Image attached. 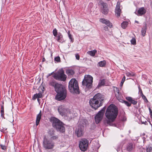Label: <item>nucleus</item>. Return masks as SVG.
<instances>
[{
	"label": "nucleus",
	"mask_w": 152,
	"mask_h": 152,
	"mask_svg": "<svg viewBox=\"0 0 152 152\" xmlns=\"http://www.w3.org/2000/svg\"><path fill=\"white\" fill-rule=\"evenodd\" d=\"M63 36L61 34L59 33L57 37V41L58 42H60V40L61 38H62Z\"/></svg>",
	"instance_id": "nucleus-30"
},
{
	"label": "nucleus",
	"mask_w": 152,
	"mask_h": 152,
	"mask_svg": "<svg viewBox=\"0 0 152 152\" xmlns=\"http://www.w3.org/2000/svg\"><path fill=\"white\" fill-rule=\"evenodd\" d=\"M1 113H4V102H3L2 104H1Z\"/></svg>",
	"instance_id": "nucleus-36"
},
{
	"label": "nucleus",
	"mask_w": 152,
	"mask_h": 152,
	"mask_svg": "<svg viewBox=\"0 0 152 152\" xmlns=\"http://www.w3.org/2000/svg\"><path fill=\"white\" fill-rule=\"evenodd\" d=\"M44 60H45V58H44L43 59V61H44Z\"/></svg>",
	"instance_id": "nucleus-54"
},
{
	"label": "nucleus",
	"mask_w": 152,
	"mask_h": 152,
	"mask_svg": "<svg viewBox=\"0 0 152 152\" xmlns=\"http://www.w3.org/2000/svg\"><path fill=\"white\" fill-rule=\"evenodd\" d=\"M75 57L77 59L79 60L80 59V56L78 54H75Z\"/></svg>",
	"instance_id": "nucleus-41"
},
{
	"label": "nucleus",
	"mask_w": 152,
	"mask_h": 152,
	"mask_svg": "<svg viewBox=\"0 0 152 152\" xmlns=\"http://www.w3.org/2000/svg\"><path fill=\"white\" fill-rule=\"evenodd\" d=\"M103 96L100 93L95 95L89 101L90 106L95 110L97 109L102 105V101L104 99Z\"/></svg>",
	"instance_id": "nucleus-3"
},
{
	"label": "nucleus",
	"mask_w": 152,
	"mask_h": 152,
	"mask_svg": "<svg viewBox=\"0 0 152 152\" xmlns=\"http://www.w3.org/2000/svg\"><path fill=\"white\" fill-rule=\"evenodd\" d=\"M116 96L117 99L119 100L120 102H123L126 105H127L128 107H129L131 105V103H129L126 101H124L123 100L121 99H119V96H118V95L116 94Z\"/></svg>",
	"instance_id": "nucleus-18"
},
{
	"label": "nucleus",
	"mask_w": 152,
	"mask_h": 152,
	"mask_svg": "<svg viewBox=\"0 0 152 152\" xmlns=\"http://www.w3.org/2000/svg\"><path fill=\"white\" fill-rule=\"evenodd\" d=\"M51 121L52 123L53 127L56 128L58 131L63 133L65 132V127L64 124L58 119L55 117L51 118Z\"/></svg>",
	"instance_id": "nucleus-6"
},
{
	"label": "nucleus",
	"mask_w": 152,
	"mask_h": 152,
	"mask_svg": "<svg viewBox=\"0 0 152 152\" xmlns=\"http://www.w3.org/2000/svg\"><path fill=\"white\" fill-rule=\"evenodd\" d=\"M126 76L128 77L133 76L134 75V74L133 72H126Z\"/></svg>",
	"instance_id": "nucleus-28"
},
{
	"label": "nucleus",
	"mask_w": 152,
	"mask_h": 152,
	"mask_svg": "<svg viewBox=\"0 0 152 152\" xmlns=\"http://www.w3.org/2000/svg\"><path fill=\"white\" fill-rule=\"evenodd\" d=\"M43 145L46 149H52L54 146V143L49 140L46 137L44 138Z\"/></svg>",
	"instance_id": "nucleus-10"
},
{
	"label": "nucleus",
	"mask_w": 152,
	"mask_h": 152,
	"mask_svg": "<svg viewBox=\"0 0 152 152\" xmlns=\"http://www.w3.org/2000/svg\"><path fill=\"white\" fill-rule=\"evenodd\" d=\"M134 148V146L132 143H129L127 146L126 149L127 151H131Z\"/></svg>",
	"instance_id": "nucleus-17"
},
{
	"label": "nucleus",
	"mask_w": 152,
	"mask_h": 152,
	"mask_svg": "<svg viewBox=\"0 0 152 152\" xmlns=\"http://www.w3.org/2000/svg\"><path fill=\"white\" fill-rule=\"evenodd\" d=\"M58 110L60 114L64 116L65 119L69 120L74 116L72 112V111L68 108L66 109L63 105H61L59 106Z\"/></svg>",
	"instance_id": "nucleus-4"
},
{
	"label": "nucleus",
	"mask_w": 152,
	"mask_h": 152,
	"mask_svg": "<svg viewBox=\"0 0 152 152\" xmlns=\"http://www.w3.org/2000/svg\"><path fill=\"white\" fill-rule=\"evenodd\" d=\"M142 124H144L145 125H146L147 124V122L146 121H145V122H142Z\"/></svg>",
	"instance_id": "nucleus-45"
},
{
	"label": "nucleus",
	"mask_w": 152,
	"mask_h": 152,
	"mask_svg": "<svg viewBox=\"0 0 152 152\" xmlns=\"http://www.w3.org/2000/svg\"><path fill=\"white\" fill-rule=\"evenodd\" d=\"M146 11V10L144 7H142L139 8L135 13L138 16H141L144 15Z\"/></svg>",
	"instance_id": "nucleus-14"
},
{
	"label": "nucleus",
	"mask_w": 152,
	"mask_h": 152,
	"mask_svg": "<svg viewBox=\"0 0 152 152\" xmlns=\"http://www.w3.org/2000/svg\"><path fill=\"white\" fill-rule=\"evenodd\" d=\"M3 131H4V130H6V129H3Z\"/></svg>",
	"instance_id": "nucleus-53"
},
{
	"label": "nucleus",
	"mask_w": 152,
	"mask_h": 152,
	"mask_svg": "<svg viewBox=\"0 0 152 152\" xmlns=\"http://www.w3.org/2000/svg\"><path fill=\"white\" fill-rule=\"evenodd\" d=\"M53 35L55 37H56L57 34V31L56 28L54 29L53 31Z\"/></svg>",
	"instance_id": "nucleus-32"
},
{
	"label": "nucleus",
	"mask_w": 152,
	"mask_h": 152,
	"mask_svg": "<svg viewBox=\"0 0 152 152\" xmlns=\"http://www.w3.org/2000/svg\"><path fill=\"white\" fill-rule=\"evenodd\" d=\"M0 146L2 149L5 150L7 149V147L5 145L2 144H0Z\"/></svg>",
	"instance_id": "nucleus-37"
},
{
	"label": "nucleus",
	"mask_w": 152,
	"mask_h": 152,
	"mask_svg": "<svg viewBox=\"0 0 152 152\" xmlns=\"http://www.w3.org/2000/svg\"><path fill=\"white\" fill-rule=\"evenodd\" d=\"M101 12L102 13L106 15L107 14L108 12V9L107 7V4L102 2L101 3Z\"/></svg>",
	"instance_id": "nucleus-13"
},
{
	"label": "nucleus",
	"mask_w": 152,
	"mask_h": 152,
	"mask_svg": "<svg viewBox=\"0 0 152 152\" xmlns=\"http://www.w3.org/2000/svg\"><path fill=\"white\" fill-rule=\"evenodd\" d=\"M67 33L68 35V37L69 39H70L71 42H73V39L72 37V35L70 34V31H68Z\"/></svg>",
	"instance_id": "nucleus-29"
},
{
	"label": "nucleus",
	"mask_w": 152,
	"mask_h": 152,
	"mask_svg": "<svg viewBox=\"0 0 152 152\" xmlns=\"http://www.w3.org/2000/svg\"><path fill=\"white\" fill-rule=\"evenodd\" d=\"M147 30V26L146 24L145 26L143 28H142L141 31V33L142 35L144 37L145 36Z\"/></svg>",
	"instance_id": "nucleus-21"
},
{
	"label": "nucleus",
	"mask_w": 152,
	"mask_h": 152,
	"mask_svg": "<svg viewBox=\"0 0 152 152\" xmlns=\"http://www.w3.org/2000/svg\"><path fill=\"white\" fill-rule=\"evenodd\" d=\"M42 94L40 93L35 94L33 97V99L35 100L36 98H41L42 97Z\"/></svg>",
	"instance_id": "nucleus-22"
},
{
	"label": "nucleus",
	"mask_w": 152,
	"mask_h": 152,
	"mask_svg": "<svg viewBox=\"0 0 152 152\" xmlns=\"http://www.w3.org/2000/svg\"><path fill=\"white\" fill-rule=\"evenodd\" d=\"M50 85L54 86L57 94L55 99L58 101L64 99L66 97L67 91L65 87L62 84L56 83L55 80H52L50 83Z\"/></svg>",
	"instance_id": "nucleus-1"
},
{
	"label": "nucleus",
	"mask_w": 152,
	"mask_h": 152,
	"mask_svg": "<svg viewBox=\"0 0 152 152\" xmlns=\"http://www.w3.org/2000/svg\"><path fill=\"white\" fill-rule=\"evenodd\" d=\"M118 113V110L116 107L113 104H111L107 108L105 113L107 119L106 123L110 126L113 125V122L116 118Z\"/></svg>",
	"instance_id": "nucleus-2"
},
{
	"label": "nucleus",
	"mask_w": 152,
	"mask_h": 152,
	"mask_svg": "<svg viewBox=\"0 0 152 152\" xmlns=\"http://www.w3.org/2000/svg\"><path fill=\"white\" fill-rule=\"evenodd\" d=\"M81 122V121H79V123H80V122Z\"/></svg>",
	"instance_id": "nucleus-55"
},
{
	"label": "nucleus",
	"mask_w": 152,
	"mask_h": 152,
	"mask_svg": "<svg viewBox=\"0 0 152 152\" xmlns=\"http://www.w3.org/2000/svg\"><path fill=\"white\" fill-rule=\"evenodd\" d=\"M58 138V136H54L52 137V139L53 140H56Z\"/></svg>",
	"instance_id": "nucleus-40"
},
{
	"label": "nucleus",
	"mask_w": 152,
	"mask_h": 152,
	"mask_svg": "<svg viewBox=\"0 0 152 152\" xmlns=\"http://www.w3.org/2000/svg\"><path fill=\"white\" fill-rule=\"evenodd\" d=\"M88 144V140L85 139H82L79 143V147L80 150L83 151H86L87 148Z\"/></svg>",
	"instance_id": "nucleus-9"
},
{
	"label": "nucleus",
	"mask_w": 152,
	"mask_h": 152,
	"mask_svg": "<svg viewBox=\"0 0 152 152\" xmlns=\"http://www.w3.org/2000/svg\"><path fill=\"white\" fill-rule=\"evenodd\" d=\"M96 52L97 51L95 50H93L88 51L87 52V53L90 55L91 56H94Z\"/></svg>",
	"instance_id": "nucleus-23"
},
{
	"label": "nucleus",
	"mask_w": 152,
	"mask_h": 152,
	"mask_svg": "<svg viewBox=\"0 0 152 152\" xmlns=\"http://www.w3.org/2000/svg\"><path fill=\"white\" fill-rule=\"evenodd\" d=\"M93 6V3H91L89 4L88 7H91Z\"/></svg>",
	"instance_id": "nucleus-43"
},
{
	"label": "nucleus",
	"mask_w": 152,
	"mask_h": 152,
	"mask_svg": "<svg viewBox=\"0 0 152 152\" xmlns=\"http://www.w3.org/2000/svg\"><path fill=\"white\" fill-rule=\"evenodd\" d=\"M128 23L127 21H124L121 24V26L123 28H125L128 25Z\"/></svg>",
	"instance_id": "nucleus-27"
},
{
	"label": "nucleus",
	"mask_w": 152,
	"mask_h": 152,
	"mask_svg": "<svg viewBox=\"0 0 152 152\" xmlns=\"http://www.w3.org/2000/svg\"><path fill=\"white\" fill-rule=\"evenodd\" d=\"M99 21L103 23L106 25L107 26L110 28H111L112 27V23H111L109 20L107 19L103 18H100L99 19Z\"/></svg>",
	"instance_id": "nucleus-15"
},
{
	"label": "nucleus",
	"mask_w": 152,
	"mask_h": 152,
	"mask_svg": "<svg viewBox=\"0 0 152 152\" xmlns=\"http://www.w3.org/2000/svg\"><path fill=\"white\" fill-rule=\"evenodd\" d=\"M37 100H38V102H39L40 100L39 99V98H38Z\"/></svg>",
	"instance_id": "nucleus-52"
},
{
	"label": "nucleus",
	"mask_w": 152,
	"mask_h": 152,
	"mask_svg": "<svg viewBox=\"0 0 152 152\" xmlns=\"http://www.w3.org/2000/svg\"><path fill=\"white\" fill-rule=\"evenodd\" d=\"M123 121H126V118H124V119H123Z\"/></svg>",
	"instance_id": "nucleus-50"
},
{
	"label": "nucleus",
	"mask_w": 152,
	"mask_h": 152,
	"mask_svg": "<svg viewBox=\"0 0 152 152\" xmlns=\"http://www.w3.org/2000/svg\"><path fill=\"white\" fill-rule=\"evenodd\" d=\"M66 73L69 75H73L74 74V71L71 69H68L66 71Z\"/></svg>",
	"instance_id": "nucleus-25"
},
{
	"label": "nucleus",
	"mask_w": 152,
	"mask_h": 152,
	"mask_svg": "<svg viewBox=\"0 0 152 152\" xmlns=\"http://www.w3.org/2000/svg\"><path fill=\"white\" fill-rule=\"evenodd\" d=\"M42 116L41 111H40L39 114L37 115L36 120V125L37 126L39 124Z\"/></svg>",
	"instance_id": "nucleus-19"
},
{
	"label": "nucleus",
	"mask_w": 152,
	"mask_h": 152,
	"mask_svg": "<svg viewBox=\"0 0 152 152\" xmlns=\"http://www.w3.org/2000/svg\"><path fill=\"white\" fill-rule=\"evenodd\" d=\"M4 113H1V116L2 118H4Z\"/></svg>",
	"instance_id": "nucleus-46"
},
{
	"label": "nucleus",
	"mask_w": 152,
	"mask_h": 152,
	"mask_svg": "<svg viewBox=\"0 0 152 152\" xmlns=\"http://www.w3.org/2000/svg\"><path fill=\"white\" fill-rule=\"evenodd\" d=\"M125 79H126V78H125V76H124L121 80V83H120V85H121V86H122L124 82L125 81Z\"/></svg>",
	"instance_id": "nucleus-34"
},
{
	"label": "nucleus",
	"mask_w": 152,
	"mask_h": 152,
	"mask_svg": "<svg viewBox=\"0 0 152 152\" xmlns=\"http://www.w3.org/2000/svg\"><path fill=\"white\" fill-rule=\"evenodd\" d=\"M149 110L150 112V114L152 113V111L151 108L149 107Z\"/></svg>",
	"instance_id": "nucleus-47"
},
{
	"label": "nucleus",
	"mask_w": 152,
	"mask_h": 152,
	"mask_svg": "<svg viewBox=\"0 0 152 152\" xmlns=\"http://www.w3.org/2000/svg\"><path fill=\"white\" fill-rule=\"evenodd\" d=\"M105 108L104 107L100 111H99L95 117V121L96 124H98L102 120Z\"/></svg>",
	"instance_id": "nucleus-11"
},
{
	"label": "nucleus",
	"mask_w": 152,
	"mask_h": 152,
	"mask_svg": "<svg viewBox=\"0 0 152 152\" xmlns=\"http://www.w3.org/2000/svg\"><path fill=\"white\" fill-rule=\"evenodd\" d=\"M126 99L129 101L131 102V104H136L137 103V101H135L134 99L131 97H127L126 98Z\"/></svg>",
	"instance_id": "nucleus-20"
},
{
	"label": "nucleus",
	"mask_w": 152,
	"mask_h": 152,
	"mask_svg": "<svg viewBox=\"0 0 152 152\" xmlns=\"http://www.w3.org/2000/svg\"><path fill=\"white\" fill-rule=\"evenodd\" d=\"M93 78L89 75H86L84 79L82 81V84L88 89L91 87Z\"/></svg>",
	"instance_id": "nucleus-7"
},
{
	"label": "nucleus",
	"mask_w": 152,
	"mask_h": 152,
	"mask_svg": "<svg viewBox=\"0 0 152 152\" xmlns=\"http://www.w3.org/2000/svg\"><path fill=\"white\" fill-rule=\"evenodd\" d=\"M68 88L70 92L72 93L78 94L80 93L78 82L75 78H72L70 81Z\"/></svg>",
	"instance_id": "nucleus-5"
},
{
	"label": "nucleus",
	"mask_w": 152,
	"mask_h": 152,
	"mask_svg": "<svg viewBox=\"0 0 152 152\" xmlns=\"http://www.w3.org/2000/svg\"><path fill=\"white\" fill-rule=\"evenodd\" d=\"M106 64V61L105 60L100 61L98 64V66L100 67L104 66Z\"/></svg>",
	"instance_id": "nucleus-24"
},
{
	"label": "nucleus",
	"mask_w": 152,
	"mask_h": 152,
	"mask_svg": "<svg viewBox=\"0 0 152 152\" xmlns=\"http://www.w3.org/2000/svg\"><path fill=\"white\" fill-rule=\"evenodd\" d=\"M49 133L51 135H53L54 134V132L53 130H50L49 131Z\"/></svg>",
	"instance_id": "nucleus-42"
},
{
	"label": "nucleus",
	"mask_w": 152,
	"mask_h": 152,
	"mask_svg": "<svg viewBox=\"0 0 152 152\" xmlns=\"http://www.w3.org/2000/svg\"><path fill=\"white\" fill-rule=\"evenodd\" d=\"M53 73V72H52V73H50V74H48V77H49V76H50L52 74V73Z\"/></svg>",
	"instance_id": "nucleus-48"
},
{
	"label": "nucleus",
	"mask_w": 152,
	"mask_h": 152,
	"mask_svg": "<svg viewBox=\"0 0 152 152\" xmlns=\"http://www.w3.org/2000/svg\"><path fill=\"white\" fill-rule=\"evenodd\" d=\"M131 42L132 44L133 45H135L136 44V40L135 38H133L131 40Z\"/></svg>",
	"instance_id": "nucleus-33"
},
{
	"label": "nucleus",
	"mask_w": 152,
	"mask_h": 152,
	"mask_svg": "<svg viewBox=\"0 0 152 152\" xmlns=\"http://www.w3.org/2000/svg\"><path fill=\"white\" fill-rule=\"evenodd\" d=\"M105 84V80L104 79L101 80L98 84V87L99 88L101 86H103Z\"/></svg>",
	"instance_id": "nucleus-26"
},
{
	"label": "nucleus",
	"mask_w": 152,
	"mask_h": 152,
	"mask_svg": "<svg viewBox=\"0 0 152 152\" xmlns=\"http://www.w3.org/2000/svg\"><path fill=\"white\" fill-rule=\"evenodd\" d=\"M84 121L85 124L83 123V125L78 126L77 128L76 129L75 131V132L78 137H80L83 134V131L84 129V126L86 124V122H87L86 120H84Z\"/></svg>",
	"instance_id": "nucleus-12"
},
{
	"label": "nucleus",
	"mask_w": 152,
	"mask_h": 152,
	"mask_svg": "<svg viewBox=\"0 0 152 152\" xmlns=\"http://www.w3.org/2000/svg\"><path fill=\"white\" fill-rule=\"evenodd\" d=\"M141 96H142V98L144 100H146L147 101H148L147 99H146V96L143 95V94H140Z\"/></svg>",
	"instance_id": "nucleus-38"
},
{
	"label": "nucleus",
	"mask_w": 152,
	"mask_h": 152,
	"mask_svg": "<svg viewBox=\"0 0 152 152\" xmlns=\"http://www.w3.org/2000/svg\"><path fill=\"white\" fill-rule=\"evenodd\" d=\"M118 94H119V92H118Z\"/></svg>",
	"instance_id": "nucleus-56"
},
{
	"label": "nucleus",
	"mask_w": 152,
	"mask_h": 152,
	"mask_svg": "<svg viewBox=\"0 0 152 152\" xmlns=\"http://www.w3.org/2000/svg\"><path fill=\"white\" fill-rule=\"evenodd\" d=\"M138 88H139V93L140 94V95L141 94H143L142 91V90L141 88H140V86H139L138 87Z\"/></svg>",
	"instance_id": "nucleus-39"
},
{
	"label": "nucleus",
	"mask_w": 152,
	"mask_h": 152,
	"mask_svg": "<svg viewBox=\"0 0 152 152\" xmlns=\"http://www.w3.org/2000/svg\"><path fill=\"white\" fill-rule=\"evenodd\" d=\"M54 60L57 62H60V58L59 56H57L55 58Z\"/></svg>",
	"instance_id": "nucleus-35"
},
{
	"label": "nucleus",
	"mask_w": 152,
	"mask_h": 152,
	"mask_svg": "<svg viewBox=\"0 0 152 152\" xmlns=\"http://www.w3.org/2000/svg\"><path fill=\"white\" fill-rule=\"evenodd\" d=\"M147 152H152V145L149 146L147 148Z\"/></svg>",
	"instance_id": "nucleus-31"
},
{
	"label": "nucleus",
	"mask_w": 152,
	"mask_h": 152,
	"mask_svg": "<svg viewBox=\"0 0 152 152\" xmlns=\"http://www.w3.org/2000/svg\"><path fill=\"white\" fill-rule=\"evenodd\" d=\"M55 79L60 81H64L66 78V75L64 74V70L61 69L53 76Z\"/></svg>",
	"instance_id": "nucleus-8"
},
{
	"label": "nucleus",
	"mask_w": 152,
	"mask_h": 152,
	"mask_svg": "<svg viewBox=\"0 0 152 152\" xmlns=\"http://www.w3.org/2000/svg\"><path fill=\"white\" fill-rule=\"evenodd\" d=\"M104 29L106 31H108V28L107 27V26H105L104 27Z\"/></svg>",
	"instance_id": "nucleus-44"
},
{
	"label": "nucleus",
	"mask_w": 152,
	"mask_h": 152,
	"mask_svg": "<svg viewBox=\"0 0 152 152\" xmlns=\"http://www.w3.org/2000/svg\"><path fill=\"white\" fill-rule=\"evenodd\" d=\"M135 22L136 23H137L138 24L139 23V22L138 21H137V20H135Z\"/></svg>",
	"instance_id": "nucleus-49"
},
{
	"label": "nucleus",
	"mask_w": 152,
	"mask_h": 152,
	"mask_svg": "<svg viewBox=\"0 0 152 152\" xmlns=\"http://www.w3.org/2000/svg\"><path fill=\"white\" fill-rule=\"evenodd\" d=\"M121 12L120 5L118 3L115 10V15L117 17H119L120 15Z\"/></svg>",
	"instance_id": "nucleus-16"
},
{
	"label": "nucleus",
	"mask_w": 152,
	"mask_h": 152,
	"mask_svg": "<svg viewBox=\"0 0 152 152\" xmlns=\"http://www.w3.org/2000/svg\"><path fill=\"white\" fill-rule=\"evenodd\" d=\"M150 115L151 118H152V113L150 114Z\"/></svg>",
	"instance_id": "nucleus-51"
}]
</instances>
